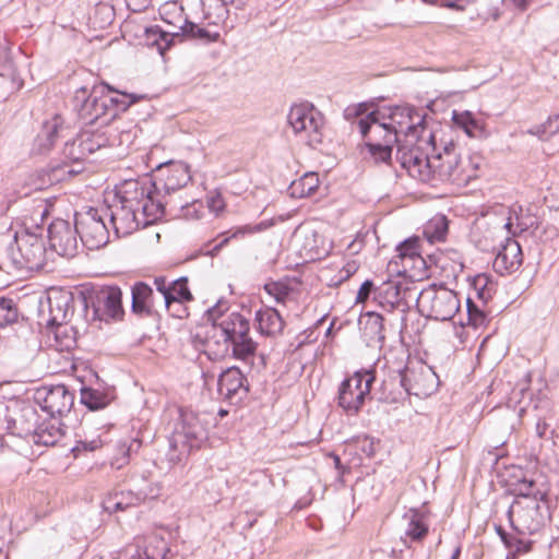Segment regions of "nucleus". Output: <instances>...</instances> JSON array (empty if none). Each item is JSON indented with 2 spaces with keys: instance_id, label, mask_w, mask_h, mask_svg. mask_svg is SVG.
<instances>
[{
  "instance_id": "obj_3",
  "label": "nucleus",
  "mask_w": 559,
  "mask_h": 559,
  "mask_svg": "<svg viewBox=\"0 0 559 559\" xmlns=\"http://www.w3.org/2000/svg\"><path fill=\"white\" fill-rule=\"evenodd\" d=\"M116 198L117 202L141 211V216L150 221L160 218L166 214L167 207L169 212L185 209V205L181 203L164 201L163 198H157L153 186H151L150 178L126 180L118 188Z\"/></svg>"
},
{
  "instance_id": "obj_48",
  "label": "nucleus",
  "mask_w": 559,
  "mask_h": 559,
  "mask_svg": "<svg viewBox=\"0 0 559 559\" xmlns=\"http://www.w3.org/2000/svg\"><path fill=\"white\" fill-rule=\"evenodd\" d=\"M266 294L272 296L276 302L284 304L292 294V288L283 282H270L264 285Z\"/></svg>"
},
{
  "instance_id": "obj_38",
  "label": "nucleus",
  "mask_w": 559,
  "mask_h": 559,
  "mask_svg": "<svg viewBox=\"0 0 559 559\" xmlns=\"http://www.w3.org/2000/svg\"><path fill=\"white\" fill-rule=\"evenodd\" d=\"M319 187V177L316 173H307L297 180H294L289 188L292 198H306L312 195Z\"/></svg>"
},
{
  "instance_id": "obj_28",
  "label": "nucleus",
  "mask_w": 559,
  "mask_h": 559,
  "mask_svg": "<svg viewBox=\"0 0 559 559\" xmlns=\"http://www.w3.org/2000/svg\"><path fill=\"white\" fill-rule=\"evenodd\" d=\"M116 128L90 127L78 133L80 145L87 155L96 152L105 146H114L117 144Z\"/></svg>"
},
{
  "instance_id": "obj_43",
  "label": "nucleus",
  "mask_w": 559,
  "mask_h": 559,
  "mask_svg": "<svg viewBox=\"0 0 559 559\" xmlns=\"http://www.w3.org/2000/svg\"><path fill=\"white\" fill-rule=\"evenodd\" d=\"M452 119L454 123L462 128L468 136H476L477 132L480 131L479 122L475 119L471 111H453Z\"/></svg>"
},
{
  "instance_id": "obj_18",
  "label": "nucleus",
  "mask_w": 559,
  "mask_h": 559,
  "mask_svg": "<svg viewBox=\"0 0 559 559\" xmlns=\"http://www.w3.org/2000/svg\"><path fill=\"white\" fill-rule=\"evenodd\" d=\"M417 301L423 309L427 310V317L437 321L451 320L460 309L457 295L448 288L424 289Z\"/></svg>"
},
{
  "instance_id": "obj_46",
  "label": "nucleus",
  "mask_w": 559,
  "mask_h": 559,
  "mask_svg": "<svg viewBox=\"0 0 559 559\" xmlns=\"http://www.w3.org/2000/svg\"><path fill=\"white\" fill-rule=\"evenodd\" d=\"M17 320V310L13 300L10 298H0V328H4Z\"/></svg>"
},
{
  "instance_id": "obj_20",
  "label": "nucleus",
  "mask_w": 559,
  "mask_h": 559,
  "mask_svg": "<svg viewBox=\"0 0 559 559\" xmlns=\"http://www.w3.org/2000/svg\"><path fill=\"white\" fill-rule=\"evenodd\" d=\"M108 223L116 238L126 237L138 230L139 227L146 226L154 221H150L144 216H139V211L116 202L112 205H106Z\"/></svg>"
},
{
  "instance_id": "obj_62",
  "label": "nucleus",
  "mask_w": 559,
  "mask_h": 559,
  "mask_svg": "<svg viewBox=\"0 0 559 559\" xmlns=\"http://www.w3.org/2000/svg\"><path fill=\"white\" fill-rule=\"evenodd\" d=\"M357 271V265L355 262L347 263L341 271H340V281H344L349 278L355 272Z\"/></svg>"
},
{
  "instance_id": "obj_4",
  "label": "nucleus",
  "mask_w": 559,
  "mask_h": 559,
  "mask_svg": "<svg viewBox=\"0 0 559 559\" xmlns=\"http://www.w3.org/2000/svg\"><path fill=\"white\" fill-rule=\"evenodd\" d=\"M436 151L435 135L428 130L426 133H408L397 144L396 158L414 179L426 182L431 181L430 152Z\"/></svg>"
},
{
  "instance_id": "obj_19",
  "label": "nucleus",
  "mask_w": 559,
  "mask_h": 559,
  "mask_svg": "<svg viewBox=\"0 0 559 559\" xmlns=\"http://www.w3.org/2000/svg\"><path fill=\"white\" fill-rule=\"evenodd\" d=\"M385 121L390 130L396 131L397 138H406L408 133H426L429 129L425 126L423 117L409 106L382 107L374 110Z\"/></svg>"
},
{
  "instance_id": "obj_49",
  "label": "nucleus",
  "mask_w": 559,
  "mask_h": 559,
  "mask_svg": "<svg viewBox=\"0 0 559 559\" xmlns=\"http://www.w3.org/2000/svg\"><path fill=\"white\" fill-rule=\"evenodd\" d=\"M397 258L404 259H414L419 257V247L417 238H408L402 242H400L396 247Z\"/></svg>"
},
{
  "instance_id": "obj_44",
  "label": "nucleus",
  "mask_w": 559,
  "mask_h": 559,
  "mask_svg": "<svg viewBox=\"0 0 559 559\" xmlns=\"http://www.w3.org/2000/svg\"><path fill=\"white\" fill-rule=\"evenodd\" d=\"M473 290L476 298H478L483 305H486L492 298L493 284L488 276L479 274L474 278Z\"/></svg>"
},
{
  "instance_id": "obj_61",
  "label": "nucleus",
  "mask_w": 559,
  "mask_h": 559,
  "mask_svg": "<svg viewBox=\"0 0 559 559\" xmlns=\"http://www.w3.org/2000/svg\"><path fill=\"white\" fill-rule=\"evenodd\" d=\"M154 285L156 287V289L163 295V297L165 298L168 290H169V285L170 283H167L166 278L163 277V276H158V277H155L154 278Z\"/></svg>"
},
{
  "instance_id": "obj_26",
  "label": "nucleus",
  "mask_w": 559,
  "mask_h": 559,
  "mask_svg": "<svg viewBox=\"0 0 559 559\" xmlns=\"http://www.w3.org/2000/svg\"><path fill=\"white\" fill-rule=\"evenodd\" d=\"M403 376L407 396L428 395L431 389L435 373L421 364L407 365L403 359Z\"/></svg>"
},
{
  "instance_id": "obj_37",
  "label": "nucleus",
  "mask_w": 559,
  "mask_h": 559,
  "mask_svg": "<svg viewBox=\"0 0 559 559\" xmlns=\"http://www.w3.org/2000/svg\"><path fill=\"white\" fill-rule=\"evenodd\" d=\"M192 294L188 287V281L185 277L178 278L170 283L169 290L165 297V305L168 310L173 306L181 307L183 302L192 300Z\"/></svg>"
},
{
  "instance_id": "obj_58",
  "label": "nucleus",
  "mask_w": 559,
  "mask_h": 559,
  "mask_svg": "<svg viewBox=\"0 0 559 559\" xmlns=\"http://www.w3.org/2000/svg\"><path fill=\"white\" fill-rule=\"evenodd\" d=\"M207 206L211 212L218 214L222 212L225 207V202L219 193H216L214 195H211L207 199Z\"/></svg>"
},
{
  "instance_id": "obj_64",
  "label": "nucleus",
  "mask_w": 559,
  "mask_h": 559,
  "mask_svg": "<svg viewBox=\"0 0 559 559\" xmlns=\"http://www.w3.org/2000/svg\"><path fill=\"white\" fill-rule=\"evenodd\" d=\"M96 13H100L106 15V23H110L112 15H114V9L107 4H98L95 10Z\"/></svg>"
},
{
  "instance_id": "obj_30",
  "label": "nucleus",
  "mask_w": 559,
  "mask_h": 559,
  "mask_svg": "<svg viewBox=\"0 0 559 559\" xmlns=\"http://www.w3.org/2000/svg\"><path fill=\"white\" fill-rule=\"evenodd\" d=\"M270 226H271V223L261 222L259 224H254V225L248 224V225H243V226H239L234 229H230L229 231L221 234L219 235L221 240L212 248H210L211 242L205 243L204 247L202 248V253L205 255L215 257L221 251L222 248H224L225 246L228 245V242L231 239H240L248 235L261 233V231L267 229Z\"/></svg>"
},
{
  "instance_id": "obj_2",
  "label": "nucleus",
  "mask_w": 559,
  "mask_h": 559,
  "mask_svg": "<svg viewBox=\"0 0 559 559\" xmlns=\"http://www.w3.org/2000/svg\"><path fill=\"white\" fill-rule=\"evenodd\" d=\"M203 13L202 24H195L183 19L182 9L178 8L176 3L166 4L160 10L163 20L180 33L179 39L188 37L202 44L218 41L221 29L228 19V9H225L223 4H218L215 11L203 7Z\"/></svg>"
},
{
  "instance_id": "obj_11",
  "label": "nucleus",
  "mask_w": 559,
  "mask_h": 559,
  "mask_svg": "<svg viewBox=\"0 0 559 559\" xmlns=\"http://www.w3.org/2000/svg\"><path fill=\"white\" fill-rule=\"evenodd\" d=\"M221 301L210 308L206 312L207 321L211 324L203 325L193 336L192 342L197 350L205 354L211 360L224 358L229 352L233 353V346L227 340L218 323Z\"/></svg>"
},
{
  "instance_id": "obj_55",
  "label": "nucleus",
  "mask_w": 559,
  "mask_h": 559,
  "mask_svg": "<svg viewBox=\"0 0 559 559\" xmlns=\"http://www.w3.org/2000/svg\"><path fill=\"white\" fill-rule=\"evenodd\" d=\"M373 282L370 280L365 281L357 293L356 302L362 304L368 300L372 290H373Z\"/></svg>"
},
{
  "instance_id": "obj_60",
  "label": "nucleus",
  "mask_w": 559,
  "mask_h": 559,
  "mask_svg": "<svg viewBox=\"0 0 559 559\" xmlns=\"http://www.w3.org/2000/svg\"><path fill=\"white\" fill-rule=\"evenodd\" d=\"M151 1L152 0H126L128 8L134 12H140L148 8Z\"/></svg>"
},
{
  "instance_id": "obj_7",
  "label": "nucleus",
  "mask_w": 559,
  "mask_h": 559,
  "mask_svg": "<svg viewBox=\"0 0 559 559\" xmlns=\"http://www.w3.org/2000/svg\"><path fill=\"white\" fill-rule=\"evenodd\" d=\"M430 173L431 181H427V183L431 186H437L438 182H450L462 187L476 177L475 168L471 167V162L462 160L452 142L444 146L442 153L432 155Z\"/></svg>"
},
{
  "instance_id": "obj_29",
  "label": "nucleus",
  "mask_w": 559,
  "mask_h": 559,
  "mask_svg": "<svg viewBox=\"0 0 559 559\" xmlns=\"http://www.w3.org/2000/svg\"><path fill=\"white\" fill-rule=\"evenodd\" d=\"M522 262L523 252L520 243L514 238L508 236L493 261L495 270L501 274L512 273L522 265Z\"/></svg>"
},
{
  "instance_id": "obj_59",
  "label": "nucleus",
  "mask_w": 559,
  "mask_h": 559,
  "mask_svg": "<svg viewBox=\"0 0 559 559\" xmlns=\"http://www.w3.org/2000/svg\"><path fill=\"white\" fill-rule=\"evenodd\" d=\"M102 445H103V441L100 439L96 438V439H92L90 441H87V440L80 441L78 443V445L75 447V449L79 450L82 447V449H84V450L94 451L96 449H99Z\"/></svg>"
},
{
  "instance_id": "obj_9",
  "label": "nucleus",
  "mask_w": 559,
  "mask_h": 559,
  "mask_svg": "<svg viewBox=\"0 0 559 559\" xmlns=\"http://www.w3.org/2000/svg\"><path fill=\"white\" fill-rule=\"evenodd\" d=\"M376 381L374 371L360 369L350 377L344 379L337 393V405L347 415H357L362 408L367 399L371 397V388Z\"/></svg>"
},
{
  "instance_id": "obj_34",
  "label": "nucleus",
  "mask_w": 559,
  "mask_h": 559,
  "mask_svg": "<svg viewBox=\"0 0 559 559\" xmlns=\"http://www.w3.org/2000/svg\"><path fill=\"white\" fill-rule=\"evenodd\" d=\"M407 521L405 536L411 542H421L429 532V513L424 509H409L404 514Z\"/></svg>"
},
{
  "instance_id": "obj_42",
  "label": "nucleus",
  "mask_w": 559,
  "mask_h": 559,
  "mask_svg": "<svg viewBox=\"0 0 559 559\" xmlns=\"http://www.w3.org/2000/svg\"><path fill=\"white\" fill-rule=\"evenodd\" d=\"M513 491L515 495L514 500H522L525 498H536V499H539V501L548 500L547 492L540 491V490H535L534 480H528V479L523 478L515 485V488Z\"/></svg>"
},
{
  "instance_id": "obj_8",
  "label": "nucleus",
  "mask_w": 559,
  "mask_h": 559,
  "mask_svg": "<svg viewBox=\"0 0 559 559\" xmlns=\"http://www.w3.org/2000/svg\"><path fill=\"white\" fill-rule=\"evenodd\" d=\"M507 516L512 530L523 535L539 532L551 519L548 500L536 498L513 500Z\"/></svg>"
},
{
  "instance_id": "obj_31",
  "label": "nucleus",
  "mask_w": 559,
  "mask_h": 559,
  "mask_svg": "<svg viewBox=\"0 0 559 559\" xmlns=\"http://www.w3.org/2000/svg\"><path fill=\"white\" fill-rule=\"evenodd\" d=\"M143 43L148 47H155L160 56L180 38V33L177 28L174 31H165L158 25L145 26L141 36Z\"/></svg>"
},
{
  "instance_id": "obj_50",
  "label": "nucleus",
  "mask_w": 559,
  "mask_h": 559,
  "mask_svg": "<svg viewBox=\"0 0 559 559\" xmlns=\"http://www.w3.org/2000/svg\"><path fill=\"white\" fill-rule=\"evenodd\" d=\"M395 143H383L379 145H365L368 148L370 156L374 159L376 163H386L391 159L392 156V147Z\"/></svg>"
},
{
  "instance_id": "obj_51",
  "label": "nucleus",
  "mask_w": 559,
  "mask_h": 559,
  "mask_svg": "<svg viewBox=\"0 0 559 559\" xmlns=\"http://www.w3.org/2000/svg\"><path fill=\"white\" fill-rule=\"evenodd\" d=\"M533 222L527 224L526 222L523 221V217L515 215V222L511 216L508 217V221L504 223L503 228L507 230L510 237L514 238L518 234L527 230L531 226H533Z\"/></svg>"
},
{
  "instance_id": "obj_25",
  "label": "nucleus",
  "mask_w": 559,
  "mask_h": 559,
  "mask_svg": "<svg viewBox=\"0 0 559 559\" xmlns=\"http://www.w3.org/2000/svg\"><path fill=\"white\" fill-rule=\"evenodd\" d=\"M249 391L245 374L236 367L224 370L217 381V392L221 399L229 404L241 402Z\"/></svg>"
},
{
  "instance_id": "obj_53",
  "label": "nucleus",
  "mask_w": 559,
  "mask_h": 559,
  "mask_svg": "<svg viewBox=\"0 0 559 559\" xmlns=\"http://www.w3.org/2000/svg\"><path fill=\"white\" fill-rule=\"evenodd\" d=\"M357 449L367 457H372L376 454L374 438L369 436L358 437L356 440Z\"/></svg>"
},
{
  "instance_id": "obj_40",
  "label": "nucleus",
  "mask_w": 559,
  "mask_h": 559,
  "mask_svg": "<svg viewBox=\"0 0 559 559\" xmlns=\"http://www.w3.org/2000/svg\"><path fill=\"white\" fill-rule=\"evenodd\" d=\"M140 496L131 491H121L110 495L104 501V508L108 512L124 511L130 507H134L140 502Z\"/></svg>"
},
{
  "instance_id": "obj_15",
  "label": "nucleus",
  "mask_w": 559,
  "mask_h": 559,
  "mask_svg": "<svg viewBox=\"0 0 559 559\" xmlns=\"http://www.w3.org/2000/svg\"><path fill=\"white\" fill-rule=\"evenodd\" d=\"M206 438L207 430L201 416L192 411H180L169 439L170 447L181 454L189 453L200 448Z\"/></svg>"
},
{
  "instance_id": "obj_56",
  "label": "nucleus",
  "mask_w": 559,
  "mask_h": 559,
  "mask_svg": "<svg viewBox=\"0 0 559 559\" xmlns=\"http://www.w3.org/2000/svg\"><path fill=\"white\" fill-rule=\"evenodd\" d=\"M527 133L532 135H536L540 140H548L552 134H550V127H548V120L542 124L535 126L531 128Z\"/></svg>"
},
{
  "instance_id": "obj_36",
  "label": "nucleus",
  "mask_w": 559,
  "mask_h": 559,
  "mask_svg": "<svg viewBox=\"0 0 559 559\" xmlns=\"http://www.w3.org/2000/svg\"><path fill=\"white\" fill-rule=\"evenodd\" d=\"M131 309L136 314H148L152 308L153 289L143 282H138L131 289Z\"/></svg>"
},
{
  "instance_id": "obj_32",
  "label": "nucleus",
  "mask_w": 559,
  "mask_h": 559,
  "mask_svg": "<svg viewBox=\"0 0 559 559\" xmlns=\"http://www.w3.org/2000/svg\"><path fill=\"white\" fill-rule=\"evenodd\" d=\"M64 436V427L61 421L56 417L39 424L29 437L35 444L51 447L55 445Z\"/></svg>"
},
{
  "instance_id": "obj_33",
  "label": "nucleus",
  "mask_w": 559,
  "mask_h": 559,
  "mask_svg": "<svg viewBox=\"0 0 559 559\" xmlns=\"http://www.w3.org/2000/svg\"><path fill=\"white\" fill-rule=\"evenodd\" d=\"M359 329L368 345H382L385 340L383 317L374 311H368L358 320Z\"/></svg>"
},
{
  "instance_id": "obj_54",
  "label": "nucleus",
  "mask_w": 559,
  "mask_h": 559,
  "mask_svg": "<svg viewBox=\"0 0 559 559\" xmlns=\"http://www.w3.org/2000/svg\"><path fill=\"white\" fill-rule=\"evenodd\" d=\"M247 3V0H202V4L205 8L212 9L215 11V8L218 4H223L225 9L227 5L231 4L237 9H241Z\"/></svg>"
},
{
  "instance_id": "obj_57",
  "label": "nucleus",
  "mask_w": 559,
  "mask_h": 559,
  "mask_svg": "<svg viewBox=\"0 0 559 559\" xmlns=\"http://www.w3.org/2000/svg\"><path fill=\"white\" fill-rule=\"evenodd\" d=\"M372 559H404V554L403 550L392 549L391 551H385L379 549L372 552Z\"/></svg>"
},
{
  "instance_id": "obj_39",
  "label": "nucleus",
  "mask_w": 559,
  "mask_h": 559,
  "mask_svg": "<svg viewBox=\"0 0 559 559\" xmlns=\"http://www.w3.org/2000/svg\"><path fill=\"white\" fill-rule=\"evenodd\" d=\"M80 401L91 411L106 407L110 403L107 392L82 385L80 389Z\"/></svg>"
},
{
  "instance_id": "obj_27",
  "label": "nucleus",
  "mask_w": 559,
  "mask_h": 559,
  "mask_svg": "<svg viewBox=\"0 0 559 559\" xmlns=\"http://www.w3.org/2000/svg\"><path fill=\"white\" fill-rule=\"evenodd\" d=\"M48 307L50 314L48 324L61 325L66 323L74 309L72 293L63 289H52L48 294Z\"/></svg>"
},
{
  "instance_id": "obj_17",
  "label": "nucleus",
  "mask_w": 559,
  "mask_h": 559,
  "mask_svg": "<svg viewBox=\"0 0 559 559\" xmlns=\"http://www.w3.org/2000/svg\"><path fill=\"white\" fill-rule=\"evenodd\" d=\"M402 368L403 356L385 358L381 384L374 391V396L379 402L394 404L407 397Z\"/></svg>"
},
{
  "instance_id": "obj_10",
  "label": "nucleus",
  "mask_w": 559,
  "mask_h": 559,
  "mask_svg": "<svg viewBox=\"0 0 559 559\" xmlns=\"http://www.w3.org/2000/svg\"><path fill=\"white\" fill-rule=\"evenodd\" d=\"M221 302L218 323L233 346V356L237 359L248 360L253 358L257 350V343L250 336V321L239 312L224 314Z\"/></svg>"
},
{
  "instance_id": "obj_21",
  "label": "nucleus",
  "mask_w": 559,
  "mask_h": 559,
  "mask_svg": "<svg viewBox=\"0 0 559 559\" xmlns=\"http://www.w3.org/2000/svg\"><path fill=\"white\" fill-rule=\"evenodd\" d=\"M36 403L50 417H62L68 414L74 403V394L64 384L43 386L37 390Z\"/></svg>"
},
{
  "instance_id": "obj_5",
  "label": "nucleus",
  "mask_w": 559,
  "mask_h": 559,
  "mask_svg": "<svg viewBox=\"0 0 559 559\" xmlns=\"http://www.w3.org/2000/svg\"><path fill=\"white\" fill-rule=\"evenodd\" d=\"M150 179L157 198L183 204L185 209L180 211L186 218L199 217L198 212L202 209L201 202L193 200L191 203H183L171 198V193L180 190L191 180L189 166L186 163L170 160L160 164L155 168Z\"/></svg>"
},
{
  "instance_id": "obj_1",
  "label": "nucleus",
  "mask_w": 559,
  "mask_h": 559,
  "mask_svg": "<svg viewBox=\"0 0 559 559\" xmlns=\"http://www.w3.org/2000/svg\"><path fill=\"white\" fill-rule=\"evenodd\" d=\"M145 95L116 91L107 84L93 86L87 94L86 87L75 92L74 102L82 123L90 127L111 128L109 123L132 104L144 99Z\"/></svg>"
},
{
  "instance_id": "obj_16",
  "label": "nucleus",
  "mask_w": 559,
  "mask_h": 559,
  "mask_svg": "<svg viewBox=\"0 0 559 559\" xmlns=\"http://www.w3.org/2000/svg\"><path fill=\"white\" fill-rule=\"evenodd\" d=\"M85 308L92 309L93 319L108 322L122 319V292L118 286L93 288L84 297Z\"/></svg>"
},
{
  "instance_id": "obj_12",
  "label": "nucleus",
  "mask_w": 559,
  "mask_h": 559,
  "mask_svg": "<svg viewBox=\"0 0 559 559\" xmlns=\"http://www.w3.org/2000/svg\"><path fill=\"white\" fill-rule=\"evenodd\" d=\"M287 121L294 133L309 146L316 147L322 143L324 117L311 103L293 105Z\"/></svg>"
},
{
  "instance_id": "obj_13",
  "label": "nucleus",
  "mask_w": 559,
  "mask_h": 559,
  "mask_svg": "<svg viewBox=\"0 0 559 559\" xmlns=\"http://www.w3.org/2000/svg\"><path fill=\"white\" fill-rule=\"evenodd\" d=\"M75 226L82 243L90 250L99 249L109 241L110 225L106 205L75 213Z\"/></svg>"
},
{
  "instance_id": "obj_63",
  "label": "nucleus",
  "mask_w": 559,
  "mask_h": 559,
  "mask_svg": "<svg viewBox=\"0 0 559 559\" xmlns=\"http://www.w3.org/2000/svg\"><path fill=\"white\" fill-rule=\"evenodd\" d=\"M548 127H550V134L559 132V110L548 117Z\"/></svg>"
},
{
  "instance_id": "obj_6",
  "label": "nucleus",
  "mask_w": 559,
  "mask_h": 559,
  "mask_svg": "<svg viewBox=\"0 0 559 559\" xmlns=\"http://www.w3.org/2000/svg\"><path fill=\"white\" fill-rule=\"evenodd\" d=\"M45 257L44 239L28 229L16 231L5 246L7 263L15 270H40L45 264Z\"/></svg>"
},
{
  "instance_id": "obj_24",
  "label": "nucleus",
  "mask_w": 559,
  "mask_h": 559,
  "mask_svg": "<svg viewBox=\"0 0 559 559\" xmlns=\"http://www.w3.org/2000/svg\"><path fill=\"white\" fill-rule=\"evenodd\" d=\"M71 134V128L60 115H55L45 120L40 131L34 139L32 153L44 155L51 151L56 142L60 139H67Z\"/></svg>"
},
{
  "instance_id": "obj_35",
  "label": "nucleus",
  "mask_w": 559,
  "mask_h": 559,
  "mask_svg": "<svg viewBox=\"0 0 559 559\" xmlns=\"http://www.w3.org/2000/svg\"><path fill=\"white\" fill-rule=\"evenodd\" d=\"M255 321L258 330L261 334L274 336L280 334L284 329V321L280 312L271 307H265L255 312Z\"/></svg>"
},
{
  "instance_id": "obj_41",
  "label": "nucleus",
  "mask_w": 559,
  "mask_h": 559,
  "mask_svg": "<svg viewBox=\"0 0 559 559\" xmlns=\"http://www.w3.org/2000/svg\"><path fill=\"white\" fill-rule=\"evenodd\" d=\"M449 222L444 215H436L424 226V236L430 242L443 241L447 237Z\"/></svg>"
},
{
  "instance_id": "obj_23",
  "label": "nucleus",
  "mask_w": 559,
  "mask_h": 559,
  "mask_svg": "<svg viewBox=\"0 0 559 559\" xmlns=\"http://www.w3.org/2000/svg\"><path fill=\"white\" fill-rule=\"evenodd\" d=\"M76 226L71 227L68 221L57 218L49 224L48 239L51 250L61 257L73 258L79 249Z\"/></svg>"
},
{
  "instance_id": "obj_14",
  "label": "nucleus",
  "mask_w": 559,
  "mask_h": 559,
  "mask_svg": "<svg viewBox=\"0 0 559 559\" xmlns=\"http://www.w3.org/2000/svg\"><path fill=\"white\" fill-rule=\"evenodd\" d=\"M367 107L365 104L347 107L344 116L346 119L350 117L358 118L357 124L359 132L365 141V145H374L383 143L399 144L402 138H397L396 131L390 130L385 121H383L379 114L374 110L366 114Z\"/></svg>"
},
{
  "instance_id": "obj_47",
  "label": "nucleus",
  "mask_w": 559,
  "mask_h": 559,
  "mask_svg": "<svg viewBox=\"0 0 559 559\" xmlns=\"http://www.w3.org/2000/svg\"><path fill=\"white\" fill-rule=\"evenodd\" d=\"M467 306V324L472 325L474 329H477L479 326H483L487 321V314L484 310L479 308L478 305H476L471 296L466 300Z\"/></svg>"
},
{
  "instance_id": "obj_45",
  "label": "nucleus",
  "mask_w": 559,
  "mask_h": 559,
  "mask_svg": "<svg viewBox=\"0 0 559 559\" xmlns=\"http://www.w3.org/2000/svg\"><path fill=\"white\" fill-rule=\"evenodd\" d=\"M3 418H0V428L4 429L8 433L27 438L29 437L31 430L24 429L17 425V420L11 416L10 409L8 406L3 407L2 412Z\"/></svg>"
},
{
  "instance_id": "obj_22",
  "label": "nucleus",
  "mask_w": 559,
  "mask_h": 559,
  "mask_svg": "<svg viewBox=\"0 0 559 559\" xmlns=\"http://www.w3.org/2000/svg\"><path fill=\"white\" fill-rule=\"evenodd\" d=\"M83 146L80 145L78 135L75 138H69L66 140V143L62 148V165H58L53 167L52 175L53 178L48 179L47 185H51L55 180H59L61 175H78L83 170V160L88 156L86 151L82 150ZM46 181L39 183L35 187V189L41 190L44 189Z\"/></svg>"
},
{
  "instance_id": "obj_52",
  "label": "nucleus",
  "mask_w": 559,
  "mask_h": 559,
  "mask_svg": "<svg viewBox=\"0 0 559 559\" xmlns=\"http://www.w3.org/2000/svg\"><path fill=\"white\" fill-rule=\"evenodd\" d=\"M503 545L510 551L526 554L531 550L532 542L524 540V539L519 538L512 534H509V538L507 540H504Z\"/></svg>"
}]
</instances>
